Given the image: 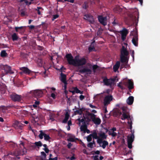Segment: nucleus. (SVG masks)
Segmentation results:
<instances>
[{"instance_id": "f257e3e1", "label": "nucleus", "mask_w": 160, "mask_h": 160, "mask_svg": "<svg viewBox=\"0 0 160 160\" xmlns=\"http://www.w3.org/2000/svg\"><path fill=\"white\" fill-rule=\"evenodd\" d=\"M66 57L69 65L79 66L84 65L86 63V60L85 58H82L79 59L76 56L73 58V57L71 53L66 54Z\"/></svg>"}, {"instance_id": "f03ea898", "label": "nucleus", "mask_w": 160, "mask_h": 160, "mask_svg": "<svg viewBox=\"0 0 160 160\" xmlns=\"http://www.w3.org/2000/svg\"><path fill=\"white\" fill-rule=\"evenodd\" d=\"M26 152V151H25L24 150L22 151L21 149H19L16 150L14 152H9L8 154L15 156L17 158L19 159L20 157H18V156L19 155H23L25 154Z\"/></svg>"}, {"instance_id": "7ed1b4c3", "label": "nucleus", "mask_w": 160, "mask_h": 160, "mask_svg": "<svg viewBox=\"0 0 160 160\" xmlns=\"http://www.w3.org/2000/svg\"><path fill=\"white\" fill-rule=\"evenodd\" d=\"M122 117L121 118V119L124 120L127 119L128 121L132 120V118H131L129 113L126 112L125 108H122Z\"/></svg>"}, {"instance_id": "20e7f679", "label": "nucleus", "mask_w": 160, "mask_h": 160, "mask_svg": "<svg viewBox=\"0 0 160 160\" xmlns=\"http://www.w3.org/2000/svg\"><path fill=\"white\" fill-rule=\"evenodd\" d=\"M30 93L32 96L36 98L41 97L43 95L42 92L41 90L38 89L30 91Z\"/></svg>"}, {"instance_id": "39448f33", "label": "nucleus", "mask_w": 160, "mask_h": 160, "mask_svg": "<svg viewBox=\"0 0 160 160\" xmlns=\"http://www.w3.org/2000/svg\"><path fill=\"white\" fill-rule=\"evenodd\" d=\"M32 111L31 112L32 113V114L33 116V118L31 120V121L33 123H36L39 120L38 117L35 116L36 113H38V110L36 109H32Z\"/></svg>"}, {"instance_id": "423d86ee", "label": "nucleus", "mask_w": 160, "mask_h": 160, "mask_svg": "<svg viewBox=\"0 0 160 160\" xmlns=\"http://www.w3.org/2000/svg\"><path fill=\"white\" fill-rule=\"evenodd\" d=\"M112 96L111 95H107L106 96L104 99V105L106 106L109 104L110 102L113 99Z\"/></svg>"}, {"instance_id": "0eeeda50", "label": "nucleus", "mask_w": 160, "mask_h": 160, "mask_svg": "<svg viewBox=\"0 0 160 160\" xmlns=\"http://www.w3.org/2000/svg\"><path fill=\"white\" fill-rule=\"evenodd\" d=\"M123 84L127 87L130 92H131V90L134 88L133 82L131 80L128 79V82H124Z\"/></svg>"}, {"instance_id": "6e6552de", "label": "nucleus", "mask_w": 160, "mask_h": 160, "mask_svg": "<svg viewBox=\"0 0 160 160\" xmlns=\"http://www.w3.org/2000/svg\"><path fill=\"white\" fill-rule=\"evenodd\" d=\"M89 115L91 116V120L96 125H99L100 124L101 121L100 119L98 118H96V115L94 114H89Z\"/></svg>"}, {"instance_id": "1a4fd4ad", "label": "nucleus", "mask_w": 160, "mask_h": 160, "mask_svg": "<svg viewBox=\"0 0 160 160\" xmlns=\"http://www.w3.org/2000/svg\"><path fill=\"white\" fill-rule=\"evenodd\" d=\"M2 69L4 70L6 74H12L14 73V72L12 70L11 67L7 65L2 66Z\"/></svg>"}, {"instance_id": "9d476101", "label": "nucleus", "mask_w": 160, "mask_h": 160, "mask_svg": "<svg viewBox=\"0 0 160 160\" xmlns=\"http://www.w3.org/2000/svg\"><path fill=\"white\" fill-rule=\"evenodd\" d=\"M10 98L14 102H19L21 101V96L15 93L12 94L10 96Z\"/></svg>"}, {"instance_id": "9b49d317", "label": "nucleus", "mask_w": 160, "mask_h": 160, "mask_svg": "<svg viewBox=\"0 0 160 160\" xmlns=\"http://www.w3.org/2000/svg\"><path fill=\"white\" fill-rule=\"evenodd\" d=\"M99 22L105 26L107 24V17L99 16L98 17Z\"/></svg>"}, {"instance_id": "f8f14e48", "label": "nucleus", "mask_w": 160, "mask_h": 160, "mask_svg": "<svg viewBox=\"0 0 160 160\" xmlns=\"http://www.w3.org/2000/svg\"><path fill=\"white\" fill-rule=\"evenodd\" d=\"M79 72L81 73H86L87 74H91L92 70L89 68H88L87 67H85L82 69L79 70Z\"/></svg>"}, {"instance_id": "ddd939ff", "label": "nucleus", "mask_w": 160, "mask_h": 160, "mask_svg": "<svg viewBox=\"0 0 160 160\" xmlns=\"http://www.w3.org/2000/svg\"><path fill=\"white\" fill-rule=\"evenodd\" d=\"M83 18L89 22L91 23H93L94 22V20L93 17L91 14H85Z\"/></svg>"}, {"instance_id": "4468645a", "label": "nucleus", "mask_w": 160, "mask_h": 160, "mask_svg": "<svg viewBox=\"0 0 160 160\" xmlns=\"http://www.w3.org/2000/svg\"><path fill=\"white\" fill-rule=\"evenodd\" d=\"M120 32L121 35V39L124 41L125 40L127 34L128 33V31L126 28H124L122 30L120 31Z\"/></svg>"}, {"instance_id": "2eb2a0df", "label": "nucleus", "mask_w": 160, "mask_h": 160, "mask_svg": "<svg viewBox=\"0 0 160 160\" xmlns=\"http://www.w3.org/2000/svg\"><path fill=\"white\" fill-rule=\"evenodd\" d=\"M19 69L20 70L22 71V73L29 74L31 72V71L27 67H22L19 68ZM21 73H22V72H21Z\"/></svg>"}, {"instance_id": "dca6fc26", "label": "nucleus", "mask_w": 160, "mask_h": 160, "mask_svg": "<svg viewBox=\"0 0 160 160\" xmlns=\"http://www.w3.org/2000/svg\"><path fill=\"white\" fill-rule=\"evenodd\" d=\"M129 52L124 46H122L121 50V56H128Z\"/></svg>"}, {"instance_id": "f3484780", "label": "nucleus", "mask_w": 160, "mask_h": 160, "mask_svg": "<svg viewBox=\"0 0 160 160\" xmlns=\"http://www.w3.org/2000/svg\"><path fill=\"white\" fill-rule=\"evenodd\" d=\"M87 66H88L91 69L92 68L93 71L94 73L96 72V70H97L99 67L97 65H92L91 63H87Z\"/></svg>"}, {"instance_id": "a211bd4d", "label": "nucleus", "mask_w": 160, "mask_h": 160, "mask_svg": "<svg viewBox=\"0 0 160 160\" xmlns=\"http://www.w3.org/2000/svg\"><path fill=\"white\" fill-rule=\"evenodd\" d=\"M103 83L104 84L107 86H110V87L112 86V82L109 79H108L106 77H105L103 79Z\"/></svg>"}, {"instance_id": "6ab92c4d", "label": "nucleus", "mask_w": 160, "mask_h": 160, "mask_svg": "<svg viewBox=\"0 0 160 160\" xmlns=\"http://www.w3.org/2000/svg\"><path fill=\"white\" fill-rule=\"evenodd\" d=\"M89 114L93 113L88 112L85 116H83V118L85 119V120L86 121V122L88 123L91 121L92 117L91 116H89Z\"/></svg>"}, {"instance_id": "aec40b11", "label": "nucleus", "mask_w": 160, "mask_h": 160, "mask_svg": "<svg viewBox=\"0 0 160 160\" xmlns=\"http://www.w3.org/2000/svg\"><path fill=\"white\" fill-rule=\"evenodd\" d=\"M129 57L128 56H120L121 62L122 63H128Z\"/></svg>"}, {"instance_id": "412c9836", "label": "nucleus", "mask_w": 160, "mask_h": 160, "mask_svg": "<svg viewBox=\"0 0 160 160\" xmlns=\"http://www.w3.org/2000/svg\"><path fill=\"white\" fill-rule=\"evenodd\" d=\"M34 145H32L31 147L33 148H35L37 147H41L42 145V144L40 141L36 142L34 143Z\"/></svg>"}, {"instance_id": "4be33fe9", "label": "nucleus", "mask_w": 160, "mask_h": 160, "mask_svg": "<svg viewBox=\"0 0 160 160\" xmlns=\"http://www.w3.org/2000/svg\"><path fill=\"white\" fill-rule=\"evenodd\" d=\"M61 79L60 80L62 82L64 83H66V76L65 74L61 72L60 74Z\"/></svg>"}, {"instance_id": "5701e85b", "label": "nucleus", "mask_w": 160, "mask_h": 160, "mask_svg": "<svg viewBox=\"0 0 160 160\" xmlns=\"http://www.w3.org/2000/svg\"><path fill=\"white\" fill-rule=\"evenodd\" d=\"M138 38L137 36L133 37L132 40V42L133 44L136 47H137L138 45Z\"/></svg>"}, {"instance_id": "b1692460", "label": "nucleus", "mask_w": 160, "mask_h": 160, "mask_svg": "<svg viewBox=\"0 0 160 160\" xmlns=\"http://www.w3.org/2000/svg\"><path fill=\"white\" fill-rule=\"evenodd\" d=\"M14 127L16 129L22 130V125L19 122L17 121L15 122Z\"/></svg>"}, {"instance_id": "393cba45", "label": "nucleus", "mask_w": 160, "mask_h": 160, "mask_svg": "<svg viewBox=\"0 0 160 160\" xmlns=\"http://www.w3.org/2000/svg\"><path fill=\"white\" fill-rule=\"evenodd\" d=\"M134 101V97L133 96H129L127 100V102L129 105H131L132 104Z\"/></svg>"}, {"instance_id": "a878e982", "label": "nucleus", "mask_w": 160, "mask_h": 160, "mask_svg": "<svg viewBox=\"0 0 160 160\" xmlns=\"http://www.w3.org/2000/svg\"><path fill=\"white\" fill-rule=\"evenodd\" d=\"M120 62L117 61L115 64L113 66V70L115 72H116L119 68L120 66Z\"/></svg>"}, {"instance_id": "bb28decb", "label": "nucleus", "mask_w": 160, "mask_h": 160, "mask_svg": "<svg viewBox=\"0 0 160 160\" xmlns=\"http://www.w3.org/2000/svg\"><path fill=\"white\" fill-rule=\"evenodd\" d=\"M69 115L68 113L67 112L65 114V117L62 121V122L63 123H66L69 119Z\"/></svg>"}, {"instance_id": "cd10ccee", "label": "nucleus", "mask_w": 160, "mask_h": 160, "mask_svg": "<svg viewBox=\"0 0 160 160\" xmlns=\"http://www.w3.org/2000/svg\"><path fill=\"white\" fill-rule=\"evenodd\" d=\"M134 136L133 133L132 134V135L130 137H128V141L127 142H130L132 143L134 141Z\"/></svg>"}, {"instance_id": "c85d7f7f", "label": "nucleus", "mask_w": 160, "mask_h": 160, "mask_svg": "<svg viewBox=\"0 0 160 160\" xmlns=\"http://www.w3.org/2000/svg\"><path fill=\"white\" fill-rule=\"evenodd\" d=\"M87 128V126L86 123L83 124V125L81 126L80 127L81 131H83L84 133L86 132V131Z\"/></svg>"}, {"instance_id": "c756f323", "label": "nucleus", "mask_w": 160, "mask_h": 160, "mask_svg": "<svg viewBox=\"0 0 160 160\" xmlns=\"http://www.w3.org/2000/svg\"><path fill=\"white\" fill-rule=\"evenodd\" d=\"M12 40L13 41L18 40V37L17 34L15 33H13L11 36Z\"/></svg>"}, {"instance_id": "7c9ffc66", "label": "nucleus", "mask_w": 160, "mask_h": 160, "mask_svg": "<svg viewBox=\"0 0 160 160\" xmlns=\"http://www.w3.org/2000/svg\"><path fill=\"white\" fill-rule=\"evenodd\" d=\"M99 135L100 138L102 139H106L107 137V135H106L104 132H101L99 133Z\"/></svg>"}, {"instance_id": "2f4dec72", "label": "nucleus", "mask_w": 160, "mask_h": 160, "mask_svg": "<svg viewBox=\"0 0 160 160\" xmlns=\"http://www.w3.org/2000/svg\"><path fill=\"white\" fill-rule=\"evenodd\" d=\"M83 110L82 108L78 109L76 111H74V113L75 115L79 114L81 115L82 113Z\"/></svg>"}, {"instance_id": "473e14b6", "label": "nucleus", "mask_w": 160, "mask_h": 160, "mask_svg": "<svg viewBox=\"0 0 160 160\" xmlns=\"http://www.w3.org/2000/svg\"><path fill=\"white\" fill-rule=\"evenodd\" d=\"M8 55L7 53L5 50H3L1 51L0 53V56L2 57H5L7 56Z\"/></svg>"}, {"instance_id": "72a5a7b5", "label": "nucleus", "mask_w": 160, "mask_h": 160, "mask_svg": "<svg viewBox=\"0 0 160 160\" xmlns=\"http://www.w3.org/2000/svg\"><path fill=\"white\" fill-rule=\"evenodd\" d=\"M122 10L121 8L118 6L116 7L113 8L114 12L116 13H118L120 12Z\"/></svg>"}, {"instance_id": "f704fd0d", "label": "nucleus", "mask_w": 160, "mask_h": 160, "mask_svg": "<svg viewBox=\"0 0 160 160\" xmlns=\"http://www.w3.org/2000/svg\"><path fill=\"white\" fill-rule=\"evenodd\" d=\"M125 82V81H124L123 82H119V83L118 84V85H117L118 86V87L119 88H120L122 90H123V89H125V88L123 86H122L121 85L122 84H123L124 85V84H123V83Z\"/></svg>"}, {"instance_id": "c9c22d12", "label": "nucleus", "mask_w": 160, "mask_h": 160, "mask_svg": "<svg viewBox=\"0 0 160 160\" xmlns=\"http://www.w3.org/2000/svg\"><path fill=\"white\" fill-rule=\"evenodd\" d=\"M102 143V145L101 147L103 149L105 148L106 147V146L108 145V142L107 141L105 140L103 141Z\"/></svg>"}, {"instance_id": "e433bc0d", "label": "nucleus", "mask_w": 160, "mask_h": 160, "mask_svg": "<svg viewBox=\"0 0 160 160\" xmlns=\"http://www.w3.org/2000/svg\"><path fill=\"white\" fill-rule=\"evenodd\" d=\"M131 34H132V36H133V37L137 36L138 37L137 29L136 28H135V29L132 32Z\"/></svg>"}, {"instance_id": "4c0bfd02", "label": "nucleus", "mask_w": 160, "mask_h": 160, "mask_svg": "<svg viewBox=\"0 0 160 160\" xmlns=\"http://www.w3.org/2000/svg\"><path fill=\"white\" fill-rule=\"evenodd\" d=\"M117 78V77H116L115 78H111L110 79L111 82H112V86H114L116 83V78Z\"/></svg>"}, {"instance_id": "58836bf2", "label": "nucleus", "mask_w": 160, "mask_h": 160, "mask_svg": "<svg viewBox=\"0 0 160 160\" xmlns=\"http://www.w3.org/2000/svg\"><path fill=\"white\" fill-rule=\"evenodd\" d=\"M90 135H91L93 138L97 139L98 138V137L97 136V133L96 131L90 134Z\"/></svg>"}, {"instance_id": "ea45409f", "label": "nucleus", "mask_w": 160, "mask_h": 160, "mask_svg": "<svg viewBox=\"0 0 160 160\" xmlns=\"http://www.w3.org/2000/svg\"><path fill=\"white\" fill-rule=\"evenodd\" d=\"M88 7V2H85L82 6V8L86 9Z\"/></svg>"}, {"instance_id": "a19ab883", "label": "nucleus", "mask_w": 160, "mask_h": 160, "mask_svg": "<svg viewBox=\"0 0 160 160\" xmlns=\"http://www.w3.org/2000/svg\"><path fill=\"white\" fill-rule=\"evenodd\" d=\"M44 139L46 141H48L50 139H51V138L48 135H47L45 133L44 136Z\"/></svg>"}, {"instance_id": "79ce46f5", "label": "nucleus", "mask_w": 160, "mask_h": 160, "mask_svg": "<svg viewBox=\"0 0 160 160\" xmlns=\"http://www.w3.org/2000/svg\"><path fill=\"white\" fill-rule=\"evenodd\" d=\"M9 145L10 147H12L13 148H15L17 146V145L15 143L12 142H10Z\"/></svg>"}, {"instance_id": "37998d69", "label": "nucleus", "mask_w": 160, "mask_h": 160, "mask_svg": "<svg viewBox=\"0 0 160 160\" xmlns=\"http://www.w3.org/2000/svg\"><path fill=\"white\" fill-rule=\"evenodd\" d=\"M41 155L43 157L42 158V159L44 160H47V159H46V154L45 153V152H41Z\"/></svg>"}, {"instance_id": "c03bdc74", "label": "nucleus", "mask_w": 160, "mask_h": 160, "mask_svg": "<svg viewBox=\"0 0 160 160\" xmlns=\"http://www.w3.org/2000/svg\"><path fill=\"white\" fill-rule=\"evenodd\" d=\"M40 134L39 135L38 137L40 139H42L43 137H44L45 133H43L42 131H40Z\"/></svg>"}, {"instance_id": "a18cd8bd", "label": "nucleus", "mask_w": 160, "mask_h": 160, "mask_svg": "<svg viewBox=\"0 0 160 160\" xmlns=\"http://www.w3.org/2000/svg\"><path fill=\"white\" fill-rule=\"evenodd\" d=\"M128 124L129 126V128L131 130H132V120H131L130 121H128Z\"/></svg>"}, {"instance_id": "49530a36", "label": "nucleus", "mask_w": 160, "mask_h": 160, "mask_svg": "<svg viewBox=\"0 0 160 160\" xmlns=\"http://www.w3.org/2000/svg\"><path fill=\"white\" fill-rule=\"evenodd\" d=\"M78 120L79 121V122H82L83 124H85L86 123V121L85 120V119L82 118V119L79 118L78 119Z\"/></svg>"}, {"instance_id": "de8ad7c7", "label": "nucleus", "mask_w": 160, "mask_h": 160, "mask_svg": "<svg viewBox=\"0 0 160 160\" xmlns=\"http://www.w3.org/2000/svg\"><path fill=\"white\" fill-rule=\"evenodd\" d=\"M20 55L23 58H26L28 56V54L24 52H21Z\"/></svg>"}, {"instance_id": "09e8293b", "label": "nucleus", "mask_w": 160, "mask_h": 160, "mask_svg": "<svg viewBox=\"0 0 160 160\" xmlns=\"http://www.w3.org/2000/svg\"><path fill=\"white\" fill-rule=\"evenodd\" d=\"M108 134L109 135H112V137H114L117 135V133L115 132H108Z\"/></svg>"}, {"instance_id": "8fccbe9b", "label": "nucleus", "mask_w": 160, "mask_h": 160, "mask_svg": "<svg viewBox=\"0 0 160 160\" xmlns=\"http://www.w3.org/2000/svg\"><path fill=\"white\" fill-rule=\"evenodd\" d=\"M91 135H90V134L89 135H88L87 137V141L88 142H90L92 141V138Z\"/></svg>"}, {"instance_id": "3c124183", "label": "nucleus", "mask_w": 160, "mask_h": 160, "mask_svg": "<svg viewBox=\"0 0 160 160\" xmlns=\"http://www.w3.org/2000/svg\"><path fill=\"white\" fill-rule=\"evenodd\" d=\"M102 138H98V140H97V142H98V143L99 144H100L102 143V142H103V141H102Z\"/></svg>"}, {"instance_id": "603ef678", "label": "nucleus", "mask_w": 160, "mask_h": 160, "mask_svg": "<svg viewBox=\"0 0 160 160\" xmlns=\"http://www.w3.org/2000/svg\"><path fill=\"white\" fill-rule=\"evenodd\" d=\"M102 33V30H101L100 28L99 29L97 32V35L100 36Z\"/></svg>"}, {"instance_id": "864d4df0", "label": "nucleus", "mask_w": 160, "mask_h": 160, "mask_svg": "<svg viewBox=\"0 0 160 160\" xmlns=\"http://www.w3.org/2000/svg\"><path fill=\"white\" fill-rule=\"evenodd\" d=\"M73 89L75 91V92L77 93H80V90L77 87H74Z\"/></svg>"}, {"instance_id": "5fc2aeb1", "label": "nucleus", "mask_w": 160, "mask_h": 160, "mask_svg": "<svg viewBox=\"0 0 160 160\" xmlns=\"http://www.w3.org/2000/svg\"><path fill=\"white\" fill-rule=\"evenodd\" d=\"M24 143L22 142H21V143L19 144V146L20 148H21V149H22L23 148H24Z\"/></svg>"}, {"instance_id": "6e6d98bb", "label": "nucleus", "mask_w": 160, "mask_h": 160, "mask_svg": "<svg viewBox=\"0 0 160 160\" xmlns=\"http://www.w3.org/2000/svg\"><path fill=\"white\" fill-rule=\"evenodd\" d=\"M59 15L58 14L54 15L53 16L52 18V21H54V19L58 18L59 17Z\"/></svg>"}, {"instance_id": "4d7b16f0", "label": "nucleus", "mask_w": 160, "mask_h": 160, "mask_svg": "<svg viewBox=\"0 0 160 160\" xmlns=\"http://www.w3.org/2000/svg\"><path fill=\"white\" fill-rule=\"evenodd\" d=\"M20 12H21V15L23 17L25 15H26L25 12V11H24V10H21Z\"/></svg>"}, {"instance_id": "13d9d810", "label": "nucleus", "mask_w": 160, "mask_h": 160, "mask_svg": "<svg viewBox=\"0 0 160 160\" xmlns=\"http://www.w3.org/2000/svg\"><path fill=\"white\" fill-rule=\"evenodd\" d=\"M114 20L112 22V24L113 26H115L116 25H118V22L116 21V19L114 18Z\"/></svg>"}, {"instance_id": "bf43d9fd", "label": "nucleus", "mask_w": 160, "mask_h": 160, "mask_svg": "<svg viewBox=\"0 0 160 160\" xmlns=\"http://www.w3.org/2000/svg\"><path fill=\"white\" fill-rule=\"evenodd\" d=\"M87 146L88 147L92 148L93 147V145H92V142H89L87 145Z\"/></svg>"}, {"instance_id": "052dcab7", "label": "nucleus", "mask_w": 160, "mask_h": 160, "mask_svg": "<svg viewBox=\"0 0 160 160\" xmlns=\"http://www.w3.org/2000/svg\"><path fill=\"white\" fill-rule=\"evenodd\" d=\"M132 143L128 142V147L130 149H131L132 148Z\"/></svg>"}, {"instance_id": "680f3d73", "label": "nucleus", "mask_w": 160, "mask_h": 160, "mask_svg": "<svg viewBox=\"0 0 160 160\" xmlns=\"http://www.w3.org/2000/svg\"><path fill=\"white\" fill-rule=\"evenodd\" d=\"M94 49H95L93 47L90 46L88 48V50L90 52L92 51Z\"/></svg>"}, {"instance_id": "e2e57ef3", "label": "nucleus", "mask_w": 160, "mask_h": 160, "mask_svg": "<svg viewBox=\"0 0 160 160\" xmlns=\"http://www.w3.org/2000/svg\"><path fill=\"white\" fill-rule=\"evenodd\" d=\"M43 150L45 151V152L47 153H48L49 150L48 148H44L43 149Z\"/></svg>"}, {"instance_id": "0e129e2a", "label": "nucleus", "mask_w": 160, "mask_h": 160, "mask_svg": "<svg viewBox=\"0 0 160 160\" xmlns=\"http://www.w3.org/2000/svg\"><path fill=\"white\" fill-rule=\"evenodd\" d=\"M68 141L70 142H74L75 141V140L74 138H70L68 139Z\"/></svg>"}, {"instance_id": "69168bd1", "label": "nucleus", "mask_w": 160, "mask_h": 160, "mask_svg": "<svg viewBox=\"0 0 160 160\" xmlns=\"http://www.w3.org/2000/svg\"><path fill=\"white\" fill-rule=\"evenodd\" d=\"M51 96L53 99H55L56 95L54 93H52L51 94Z\"/></svg>"}, {"instance_id": "338daca9", "label": "nucleus", "mask_w": 160, "mask_h": 160, "mask_svg": "<svg viewBox=\"0 0 160 160\" xmlns=\"http://www.w3.org/2000/svg\"><path fill=\"white\" fill-rule=\"evenodd\" d=\"M80 99L82 101V100L84 98H85V96L83 95H80L79 97Z\"/></svg>"}, {"instance_id": "774afa93", "label": "nucleus", "mask_w": 160, "mask_h": 160, "mask_svg": "<svg viewBox=\"0 0 160 160\" xmlns=\"http://www.w3.org/2000/svg\"><path fill=\"white\" fill-rule=\"evenodd\" d=\"M58 157H56L53 158H49L48 160L47 159V160H58Z\"/></svg>"}]
</instances>
